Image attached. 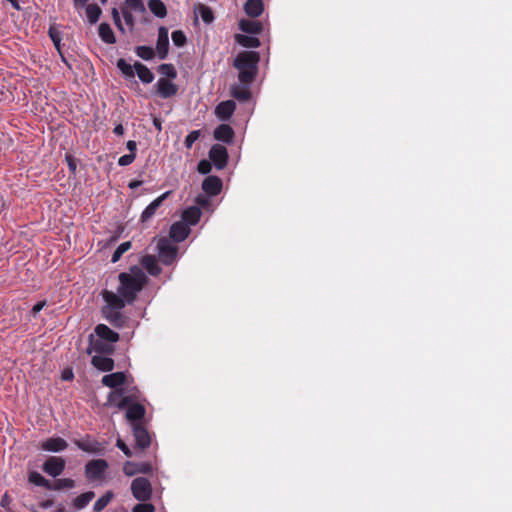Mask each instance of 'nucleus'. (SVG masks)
<instances>
[{
	"label": "nucleus",
	"instance_id": "1",
	"mask_svg": "<svg viewBox=\"0 0 512 512\" xmlns=\"http://www.w3.org/2000/svg\"><path fill=\"white\" fill-rule=\"evenodd\" d=\"M118 278L119 286L116 294L124 299L125 304H132L136 300L137 294L148 280L145 273L137 266H133L129 273H120Z\"/></svg>",
	"mask_w": 512,
	"mask_h": 512
},
{
	"label": "nucleus",
	"instance_id": "2",
	"mask_svg": "<svg viewBox=\"0 0 512 512\" xmlns=\"http://www.w3.org/2000/svg\"><path fill=\"white\" fill-rule=\"evenodd\" d=\"M260 54L256 51H241L233 61L238 70V80L241 84L249 86L257 77Z\"/></svg>",
	"mask_w": 512,
	"mask_h": 512
},
{
	"label": "nucleus",
	"instance_id": "3",
	"mask_svg": "<svg viewBox=\"0 0 512 512\" xmlns=\"http://www.w3.org/2000/svg\"><path fill=\"white\" fill-rule=\"evenodd\" d=\"M101 296L106 303L102 308L103 317L115 328L124 327L127 322V317L122 313L126 305L124 299L107 289L101 292Z\"/></svg>",
	"mask_w": 512,
	"mask_h": 512
},
{
	"label": "nucleus",
	"instance_id": "4",
	"mask_svg": "<svg viewBox=\"0 0 512 512\" xmlns=\"http://www.w3.org/2000/svg\"><path fill=\"white\" fill-rule=\"evenodd\" d=\"M116 65L125 78L133 79L136 73L140 81L144 84H149L154 80V74L141 62L136 61L132 66L125 59L120 58Z\"/></svg>",
	"mask_w": 512,
	"mask_h": 512
},
{
	"label": "nucleus",
	"instance_id": "5",
	"mask_svg": "<svg viewBox=\"0 0 512 512\" xmlns=\"http://www.w3.org/2000/svg\"><path fill=\"white\" fill-rule=\"evenodd\" d=\"M108 467L105 459L90 460L85 464V476L89 481L103 480Z\"/></svg>",
	"mask_w": 512,
	"mask_h": 512
},
{
	"label": "nucleus",
	"instance_id": "6",
	"mask_svg": "<svg viewBox=\"0 0 512 512\" xmlns=\"http://www.w3.org/2000/svg\"><path fill=\"white\" fill-rule=\"evenodd\" d=\"M131 492L135 499L140 502L150 500L152 496V486L145 477H137L131 483Z\"/></svg>",
	"mask_w": 512,
	"mask_h": 512
},
{
	"label": "nucleus",
	"instance_id": "7",
	"mask_svg": "<svg viewBox=\"0 0 512 512\" xmlns=\"http://www.w3.org/2000/svg\"><path fill=\"white\" fill-rule=\"evenodd\" d=\"M158 256L164 265H171L177 257V247L172 245L169 240L162 238L157 244Z\"/></svg>",
	"mask_w": 512,
	"mask_h": 512
},
{
	"label": "nucleus",
	"instance_id": "8",
	"mask_svg": "<svg viewBox=\"0 0 512 512\" xmlns=\"http://www.w3.org/2000/svg\"><path fill=\"white\" fill-rule=\"evenodd\" d=\"M76 446L87 453L96 454V455H104L105 454V444L106 442H100L87 435L86 437L76 440Z\"/></svg>",
	"mask_w": 512,
	"mask_h": 512
},
{
	"label": "nucleus",
	"instance_id": "9",
	"mask_svg": "<svg viewBox=\"0 0 512 512\" xmlns=\"http://www.w3.org/2000/svg\"><path fill=\"white\" fill-rule=\"evenodd\" d=\"M210 161L218 170H222L228 163V151L225 146L221 144H214L208 153Z\"/></svg>",
	"mask_w": 512,
	"mask_h": 512
},
{
	"label": "nucleus",
	"instance_id": "10",
	"mask_svg": "<svg viewBox=\"0 0 512 512\" xmlns=\"http://www.w3.org/2000/svg\"><path fill=\"white\" fill-rule=\"evenodd\" d=\"M66 467V461L62 457L50 456L42 465V470L51 477L61 475Z\"/></svg>",
	"mask_w": 512,
	"mask_h": 512
},
{
	"label": "nucleus",
	"instance_id": "11",
	"mask_svg": "<svg viewBox=\"0 0 512 512\" xmlns=\"http://www.w3.org/2000/svg\"><path fill=\"white\" fill-rule=\"evenodd\" d=\"M89 346L87 348V353L91 354L92 352H97L99 354H112L114 352V346L113 344L109 343L108 341H105L103 339L95 337L94 334L89 335Z\"/></svg>",
	"mask_w": 512,
	"mask_h": 512
},
{
	"label": "nucleus",
	"instance_id": "12",
	"mask_svg": "<svg viewBox=\"0 0 512 512\" xmlns=\"http://www.w3.org/2000/svg\"><path fill=\"white\" fill-rule=\"evenodd\" d=\"M132 429L136 447L141 450L148 448L151 444V436L142 423H133Z\"/></svg>",
	"mask_w": 512,
	"mask_h": 512
},
{
	"label": "nucleus",
	"instance_id": "13",
	"mask_svg": "<svg viewBox=\"0 0 512 512\" xmlns=\"http://www.w3.org/2000/svg\"><path fill=\"white\" fill-rule=\"evenodd\" d=\"M157 94L163 98H171L178 93V86L165 77L158 79L156 83Z\"/></svg>",
	"mask_w": 512,
	"mask_h": 512
},
{
	"label": "nucleus",
	"instance_id": "14",
	"mask_svg": "<svg viewBox=\"0 0 512 512\" xmlns=\"http://www.w3.org/2000/svg\"><path fill=\"white\" fill-rule=\"evenodd\" d=\"M125 389L119 388L108 394L107 401L109 404L116 406L118 409H125L132 401L131 396H125Z\"/></svg>",
	"mask_w": 512,
	"mask_h": 512
},
{
	"label": "nucleus",
	"instance_id": "15",
	"mask_svg": "<svg viewBox=\"0 0 512 512\" xmlns=\"http://www.w3.org/2000/svg\"><path fill=\"white\" fill-rule=\"evenodd\" d=\"M223 182L218 176H207L202 182V189L208 196H216L221 193Z\"/></svg>",
	"mask_w": 512,
	"mask_h": 512
},
{
	"label": "nucleus",
	"instance_id": "16",
	"mask_svg": "<svg viewBox=\"0 0 512 512\" xmlns=\"http://www.w3.org/2000/svg\"><path fill=\"white\" fill-rule=\"evenodd\" d=\"M169 50L168 29L161 26L158 30V38L156 43V51L159 59L163 60L167 57Z\"/></svg>",
	"mask_w": 512,
	"mask_h": 512
},
{
	"label": "nucleus",
	"instance_id": "17",
	"mask_svg": "<svg viewBox=\"0 0 512 512\" xmlns=\"http://www.w3.org/2000/svg\"><path fill=\"white\" fill-rule=\"evenodd\" d=\"M41 449L49 452H61L68 447V443L61 437H50L41 443Z\"/></svg>",
	"mask_w": 512,
	"mask_h": 512
},
{
	"label": "nucleus",
	"instance_id": "18",
	"mask_svg": "<svg viewBox=\"0 0 512 512\" xmlns=\"http://www.w3.org/2000/svg\"><path fill=\"white\" fill-rule=\"evenodd\" d=\"M171 194V191H166L165 193H163L162 195H160L159 197H157L156 199H154L146 208L145 210L142 212L141 214V220L142 222H146L148 221L149 219H151L157 209L161 206V204L163 203V201Z\"/></svg>",
	"mask_w": 512,
	"mask_h": 512
},
{
	"label": "nucleus",
	"instance_id": "19",
	"mask_svg": "<svg viewBox=\"0 0 512 512\" xmlns=\"http://www.w3.org/2000/svg\"><path fill=\"white\" fill-rule=\"evenodd\" d=\"M94 335L98 338L114 344L119 341V334L105 324H98L94 329Z\"/></svg>",
	"mask_w": 512,
	"mask_h": 512
},
{
	"label": "nucleus",
	"instance_id": "20",
	"mask_svg": "<svg viewBox=\"0 0 512 512\" xmlns=\"http://www.w3.org/2000/svg\"><path fill=\"white\" fill-rule=\"evenodd\" d=\"M151 471L152 467L148 463H134L127 461L123 466V472L127 476H134L138 473L149 474Z\"/></svg>",
	"mask_w": 512,
	"mask_h": 512
},
{
	"label": "nucleus",
	"instance_id": "21",
	"mask_svg": "<svg viewBox=\"0 0 512 512\" xmlns=\"http://www.w3.org/2000/svg\"><path fill=\"white\" fill-rule=\"evenodd\" d=\"M190 234V228L183 222H175L170 228L169 235L175 242L184 241Z\"/></svg>",
	"mask_w": 512,
	"mask_h": 512
},
{
	"label": "nucleus",
	"instance_id": "22",
	"mask_svg": "<svg viewBox=\"0 0 512 512\" xmlns=\"http://www.w3.org/2000/svg\"><path fill=\"white\" fill-rule=\"evenodd\" d=\"M126 418L133 423H141L145 416V407L140 403H130L127 407Z\"/></svg>",
	"mask_w": 512,
	"mask_h": 512
},
{
	"label": "nucleus",
	"instance_id": "23",
	"mask_svg": "<svg viewBox=\"0 0 512 512\" xmlns=\"http://www.w3.org/2000/svg\"><path fill=\"white\" fill-rule=\"evenodd\" d=\"M234 130L228 124H220L217 126L213 132V136L216 140L222 141L224 143H231L234 138Z\"/></svg>",
	"mask_w": 512,
	"mask_h": 512
},
{
	"label": "nucleus",
	"instance_id": "24",
	"mask_svg": "<svg viewBox=\"0 0 512 512\" xmlns=\"http://www.w3.org/2000/svg\"><path fill=\"white\" fill-rule=\"evenodd\" d=\"M126 382V374L124 372H115L107 374L102 378V384L106 387L119 389Z\"/></svg>",
	"mask_w": 512,
	"mask_h": 512
},
{
	"label": "nucleus",
	"instance_id": "25",
	"mask_svg": "<svg viewBox=\"0 0 512 512\" xmlns=\"http://www.w3.org/2000/svg\"><path fill=\"white\" fill-rule=\"evenodd\" d=\"M91 364L98 370L109 372L114 369V360L110 357L103 355H94L91 359Z\"/></svg>",
	"mask_w": 512,
	"mask_h": 512
},
{
	"label": "nucleus",
	"instance_id": "26",
	"mask_svg": "<svg viewBox=\"0 0 512 512\" xmlns=\"http://www.w3.org/2000/svg\"><path fill=\"white\" fill-rule=\"evenodd\" d=\"M238 26L241 31L251 35L260 34L263 31V24L255 20L241 19Z\"/></svg>",
	"mask_w": 512,
	"mask_h": 512
},
{
	"label": "nucleus",
	"instance_id": "27",
	"mask_svg": "<svg viewBox=\"0 0 512 512\" xmlns=\"http://www.w3.org/2000/svg\"><path fill=\"white\" fill-rule=\"evenodd\" d=\"M236 109V104L232 100L220 102L215 109L216 115L222 119H229Z\"/></svg>",
	"mask_w": 512,
	"mask_h": 512
},
{
	"label": "nucleus",
	"instance_id": "28",
	"mask_svg": "<svg viewBox=\"0 0 512 512\" xmlns=\"http://www.w3.org/2000/svg\"><path fill=\"white\" fill-rule=\"evenodd\" d=\"M244 11L247 16L257 18L264 11V3L262 0H247L244 3Z\"/></svg>",
	"mask_w": 512,
	"mask_h": 512
},
{
	"label": "nucleus",
	"instance_id": "29",
	"mask_svg": "<svg viewBox=\"0 0 512 512\" xmlns=\"http://www.w3.org/2000/svg\"><path fill=\"white\" fill-rule=\"evenodd\" d=\"M201 217V210L196 207H188L182 213V222L186 225H196Z\"/></svg>",
	"mask_w": 512,
	"mask_h": 512
},
{
	"label": "nucleus",
	"instance_id": "30",
	"mask_svg": "<svg viewBox=\"0 0 512 512\" xmlns=\"http://www.w3.org/2000/svg\"><path fill=\"white\" fill-rule=\"evenodd\" d=\"M141 265L152 276H158L161 273V268L157 263L155 256L145 255L141 259Z\"/></svg>",
	"mask_w": 512,
	"mask_h": 512
},
{
	"label": "nucleus",
	"instance_id": "31",
	"mask_svg": "<svg viewBox=\"0 0 512 512\" xmlns=\"http://www.w3.org/2000/svg\"><path fill=\"white\" fill-rule=\"evenodd\" d=\"M99 37L106 44H114L116 43V36L108 23H101L99 25Z\"/></svg>",
	"mask_w": 512,
	"mask_h": 512
},
{
	"label": "nucleus",
	"instance_id": "32",
	"mask_svg": "<svg viewBox=\"0 0 512 512\" xmlns=\"http://www.w3.org/2000/svg\"><path fill=\"white\" fill-rule=\"evenodd\" d=\"M235 41L245 48H257L261 45V42L257 37L244 34H236Z\"/></svg>",
	"mask_w": 512,
	"mask_h": 512
},
{
	"label": "nucleus",
	"instance_id": "33",
	"mask_svg": "<svg viewBox=\"0 0 512 512\" xmlns=\"http://www.w3.org/2000/svg\"><path fill=\"white\" fill-rule=\"evenodd\" d=\"M148 8L158 18H164L167 15V8L161 0H149Z\"/></svg>",
	"mask_w": 512,
	"mask_h": 512
},
{
	"label": "nucleus",
	"instance_id": "34",
	"mask_svg": "<svg viewBox=\"0 0 512 512\" xmlns=\"http://www.w3.org/2000/svg\"><path fill=\"white\" fill-rule=\"evenodd\" d=\"M94 497L95 493L93 491L82 493L73 500V506L77 510H81L85 508Z\"/></svg>",
	"mask_w": 512,
	"mask_h": 512
},
{
	"label": "nucleus",
	"instance_id": "35",
	"mask_svg": "<svg viewBox=\"0 0 512 512\" xmlns=\"http://www.w3.org/2000/svg\"><path fill=\"white\" fill-rule=\"evenodd\" d=\"M28 481L36 486L43 487L47 490H49L51 486V482L36 471H31L28 474Z\"/></svg>",
	"mask_w": 512,
	"mask_h": 512
},
{
	"label": "nucleus",
	"instance_id": "36",
	"mask_svg": "<svg viewBox=\"0 0 512 512\" xmlns=\"http://www.w3.org/2000/svg\"><path fill=\"white\" fill-rule=\"evenodd\" d=\"M102 14L101 8L97 4H89L86 6V16L90 24H95Z\"/></svg>",
	"mask_w": 512,
	"mask_h": 512
},
{
	"label": "nucleus",
	"instance_id": "37",
	"mask_svg": "<svg viewBox=\"0 0 512 512\" xmlns=\"http://www.w3.org/2000/svg\"><path fill=\"white\" fill-rule=\"evenodd\" d=\"M48 35H49L51 41L53 42L55 48L61 55L62 61L67 64V61L61 52V45H60L61 33L55 27L52 26L49 28Z\"/></svg>",
	"mask_w": 512,
	"mask_h": 512
},
{
	"label": "nucleus",
	"instance_id": "38",
	"mask_svg": "<svg viewBox=\"0 0 512 512\" xmlns=\"http://www.w3.org/2000/svg\"><path fill=\"white\" fill-rule=\"evenodd\" d=\"M75 487V481L70 478H62L57 479L53 483H51L49 490H62V489H71Z\"/></svg>",
	"mask_w": 512,
	"mask_h": 512
},
{
	"label": "nucleus",
	"instance_id": "39",
	"mask_svg": "<svg viewBox=\"0 0 512 512\" xmlns=\"http://www.w3.org/2000/svg\"><path fill=\"white\" fill-rule=\"evenodd\" d=\"M113 498V493L111 491L106 492L103 496H101L93 505V510L95 512H101L104 510L110 501Z\"/></svg>",
	"mask_w": 512,
	"mask_h": 512
},
{
	"label": "nucleus",
	"instance_id": "40",
	"mask_svg": "<svg viewBox=\"0 0 512 512\" xmlns=\"http://www.w3.org/2000/svg\"><path fill=\"white\" fill-rule=\"evenodd\" d=\"M233 97L240 101H247L250 99L251 93L247 87L233 86L231 89Z\"/></svg>",
	"mask_w": 512,
	"mask_h": 512
},
{
	"label": "nucleus",
	"instance_id": "41",
	"mask_svg": "<svg viewBox=\"0 0 512 512\" xmlns=\"http://www.w3.org/2000/svg\"><path fill=\"white\" fill-rule=\"evenodd\" d=\"M135 53L138 57L142 58L143 60L149 61L154 58L155 52L152 47L150 46H137L135 49Z\"/></svg>",
	"mask_w": 512,
	"mask_h": 512
},
{
	"label": "nucleus",
	"instance_id": "42",
	"mask_svg": "<svg viewBox=\"0 0 512 512\" xmlns=\"http://www.w3.org/2000/svg\"><path fill=\"white\" fill-rule=\"evenodd\" d=\"M159 73H161L167 79H174L177 77V71L175 67L170 63H163L158 67Z\"/></svg>",
	"mask_w": 512,
	"mask_h": 512
},
{
	"label": "nucleus",
	"instance_id": "43",
	"mask_svg": "<svg viewBox=\"0 0 512 512\" xmlns=\"http://www.w3.org/2000/svg\"><path fill=\"white\" fill-rule=\"evenodd\" d=\"M132 244L130 241H126V242H123L121 243L117 248L116 250L114 251V253L112 254V258H111V262L112 263H116L118 262L122 255L127 252L130 248H131Z\"/></svg>",
	"mask_w": 512,
	"mask_h": 512
},
{
	"label": "nucleus",
	"instance_id": "44",
	"mask_svg": "<svg viewBox=\"0 0 512 512\" xmlns=\"http://www.w3.org/2000/svg\"><path fill=\"white\" fill-rule=\"evenodd\" d=\"M121 8L141 13L145 12V6L141 0H125Z\"/></svg>",
	"mask_w": 512,
	"mask_h": 512
},
{
	"label": "nucleus",
	"instance_id": "45",
	"mask_svg": "<svg viewBox=\"0 0 512 512\" xmlns=\"http://www.w3.org/2000/svg\"><path fill=\"white\" fill-rule=\"evenodd\" d=\"M198 12L205 23L209 24L214 20L213 11L210 7L200 4Z\"/></svg>",
	"mask_w": 512,
	"mask_h": 512
},
{
	"label": "nucleus",
	"instance_id": "46",
	"mask_svg": "<svg viewBox=\"0 0 512 512\" xmlns=\"http://www.w3.org/2000/svg\"><path fill=\"white\" fill-rule=\"evenodd\" d=\"M171 37L174 45L177 47L184 46L187 40L184 32L181 30L173 31Z\"/></svg>",
	"mask_w": 512,
	"mask_h": 512
},
{
	"label": "nucleus",
	"instance_id": "47",
	"mask_svg": "<svg viewBox=\"0 0 512 512\" xmlns=\"http://www.w3.org/2000/svg\"><path fill=\"white\" fill-rule=\"evenodd\" d=\"M155 511H156V507L151 503H147V501L138 503L132 508V512H155Z\"/></svg>",
	"mask_w": 512,
	"mask_h": 512
},
{
	"label": "nucleus",
	"instance_id": "48",
	"mask_svg": "<svg viewBox=\"0 0 512 512\" xmlns=\"http://www.w3.org/2000/svg\"><path fill=\"white\" fill-rule=\"evenodd\" d=\"M212 164L213 163L210 161V159L209 160L203 159V160L199 161V163L197 165V171L200 174L207 175L212 170Z\"/></svg>",
	"mask_w": 512,
	"mask_h": 512
},
{
	"label": "nucleus",
	"instance_id": "49",
	"mask_svg": "<svg viewBox=\"0 0 512 512\" xmlns=\"http://www.w3.org/2000/svg\"><path fill=\"white\" fill-rule=\"evenodd\" d=\"M200 137V131L199 130H194V131H191L185 138L184 140V144H185V147L187 149H191L194 142H196Z\"/></svg>",
	"mask_w": 512,
	"mask_h": 512
},
{
	"label": "nucleus",
	"instance_id": "50",
	"mask_svg": "<svg viewBox=\"0 0 512 512\" xmlns=\"http://www.w3.org/2000/svg\"><path fill=\"white\" fill-rule=\"evenodd\" d=\"M111 15H112V18H113V21H114V24L115 26L117 27V29L121 32V33H125V28L122 24V21H121V17H120V12L117 8H112L111 10Z\"/></svg>",
	"mask_w": 512,
	"mask_h": 512
},
{
	"label": "nucleus",
	"instance_id": "51",
	"mask_svg": "<svg viewBox=\"0 0 512 512\" xmlns=\"http://www.w3.org/2000/svg\"><path fill=\"white\" fill-rule=\"evenodd\" d=\"M121 12L123 14V18H124L126 25L132 29L135 25V19L132 14V11H130L126 8H121Z\"/></svg>",
	"mask_w": 512,
	"mask_h": 512
},
{
	"label": "nucleus",
	"instance_id": "52",
	"mask_svg": "<svg viewBox=\"0 0 512 512\" xmlns=\"http://www.w3.org/2000/svg\"><path fill=\"white\" fill-rule=\"evenodd\" d=\"M65 160L71 174L75 175L77 171V161L71 154L65 155Z\"/></svg>",
	"mask_w": 512,
	"mask_h": 512
},
{
	"label": "nucleus",
	"instance_id": "53",
	"mask_svg": "<svg viewBox=\"0 0 512 512\" xmlns=\"http://www.w3.org/2000/svg\"><path fill=\"white\" fill-rule=\"evenodd\" d=\"M136 154H125L118 159L119 166H128L134 162Z\"/></svg>",
	"mask_w": 512,
	"mask_h": 512
},
{
	"label": "nucleus",
	"instance_id": "54",
	"mask_svg": "<svg viewBox=\"0 0 512 512\" xmlns=\"http://www.w3.org/2000/svg\"><path fill=\"white\" fill-rule=\"evenodd\" d=\"M116 446L127 456V457H131L132 456V451L131 449L126 445V443L122 440V439H117L116 441Z\"/></svg>",
	"mask_w": 512,
	"mask_h": 512
},
{
	"label": "nucleus",
	"instance_id": "55",
	"mask_svg": "<svg viewBox=\"0 0 512 512\" xmlns=\"http://www.w3.org/2000/svg\"><path fill=\"white\" fill-rule=\"evenodd\" d=\"M11 502H12L11 497L8 495V493H5V494L2 496V498H1V502H0V504H1V506H2L3 508H6L9 512H12V511L9 509V505H10V503H11Z\"/></svg>",
	"mask_w": 512,
	"mask_h": 512
},
{
	"label": "nucleus",
	"instance_id": "56",
	"mask_svg": "<svg viewBox=\"0 0 512 512\" xmlns=\"http://www.w3.org/2000/svg\"><path fill=\"white\" fill-rule=\"evenodd\" d=\"M46 305V301H40L36 303L32 308V314L35 316L37 313H39L43 307Z\"/></svg>",
	"mask_w": 512,
	"mask_h": 512
},
{
	"label": "nucleus",
	"instance_id": "57",
	"mask_svg": "<svg viewBox=\"0 0 512 512\" xmlns=\"http://www.w3.org/2000/svg\"><path fill=\"white\" fill-rule=\"evenodd\" d=\"M126 147L127 149L130 151V154H136V150H137V144L135 141L133 140H129L127 143H126Z\"/></svg>",
	"mask_w": 512,
	"mask_h": 512
},
{
	"label": "nucleus",
	"instance_id": "58",
	"mask_svg": "<svg viewBox=\"0 0 512 512\" xmlns=\"http://www.w3.org/2000/svg\"><path fill=\"white\" fill-rule=\"evenodd\" d=\"M196 203L202 207H205L209 204V200L205 196L199 195L196 198Z\"/></svg>",
	"mask_w": 512,
	"mask_h": 512
},
{
	"label": "nucleus",
	"instance_id": "59",
	"mask_svg": "<svg viewBox=\"0 0 512 512\" xmlns=\"http://www.w3.org/2000/svg\"><path fill=\"white\" fill-rule=\"evenodd\" d=\"M74 378V374L72 372V370L70 369H67V370H64L63 373H62V379L65 380V381H70Z\"/></svg>",
	"mask_w": 512,
	"mask_h": 512
},
{
	"label": "nucleus",
	"instance_id": "60",
	"mask_svg": "<svg viewBox=\"0 0 512 512\" xmlns=\"http://www.w3.org/2000/svg\"><path fill=\"white\" fill-rule=\"evenodd\" d=\"M113 133L118 135V136H122L124 134V127L122 124H118L114 127L113 129Z\"/></svg>",
	"mask_w": 512,
	"mask_h": 512
},
{
	"label": "nucleus",
	"instance_id": "61",
	"mask_svg": "<svg viewBox=\"0 0 512 512\" xmlns=\"http://www.w3.org/2000/svg\"><path fill=\"white\" fill-rule=\"evenodd\" d=\"M88 1L89 0H73V3L75 8L79 9L85 7Z\"/></svg>",
	"mask_w": 512,
	"mask_h": 512
},
{
	"label": "nucleus",
	"instance_id": "62",
	"mask_svg": "<svg viewBox=\"0 0 512 512\" xmlns=\"http://www.w3.org/2000/svg\"><path fill=\"white\" fill-rule=\"evenodd\" d=\"M141 185H142V181H140V180H133V181H131V182L128 184V187H129L130 189H135V188H137V187H139V186H141Z\"/></svg>",
	"mask_w": 512,
	"mask_h": 512
},
{
	"label": "nucleus",
	"instance_id": "63",
	"mask_svg": "<svg viewBox=\"0 0 512 512\" xmlns=\"http://www.w3.org/2000/svg\"><path fill=\"white\" fill-rule=\"evenodd\" d=\"M53 505V501L52 500H46V501H43L40 506L43 507V508H49Z\"/></svg>",
	"mask_w": 512,
	"mask_h": 512
},
{
	"label": "nucleus",
	"instance_id": "64",
	"mask_svg": "<svg viewBox=\"0 0 512 512\" xmlns=\"http://www.w3.org/2000/svg\"><path fill=\"white\" fill-rule=\"evenodd\" d=\"M154 125L159 131L161 130V122L158 119H154Z\"/></svg>",
	"mask_w": 512,
	"mask_h": 512
}]
</instances>
